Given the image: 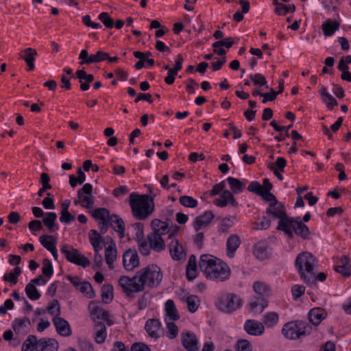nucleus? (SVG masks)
<instances>
[{
	"instance_id": "obj_1",
	"label": "nucleus",
	"mask_w": 351,
	"mask_h": 351,
	"mask_svg": "<svg viewBox=\"0 0 351 351\" xmlns=\"http://www.w3.org/2000/svg\"><path fill=\"white\" fill-rule=\"evenodd\" d=\"M162 279V274L156 265H148L138 270L132 278L121 276L119 285L128 297H132L134 292L144 290L145 286L156 287Z\"/></svg>"
},
{
	"instance_id": "obj_2",
	"label": "nucleus",
	"mask_w": 351,
	"mask_h": 351,
	"mask_svg": "<svg viewBox=\"0 0 351 351\" xmlns=\"http://www.w3.org/2000/svg\"><path fill=\"white\" fill-rule=\"evenodd\" d=\"M199 267L206 274L207 278L223 282L229 278L230 269L228 265L223 262H217V259L208 254L202 255Z\"/></svg>"
},
{
	"instance_id": "obj_3",
	"label": "nucleus",
	"mask_w": 351,
	"mask_h": 351,
	"mask_svg": "<svg viewBox=\"0 0 351 351\" xmlns=\"http://www.w3.org/2000/svg\"><path fill=\"white\" fill-rule=\"evenodd\" d=\"M156 195H138L132 193L130 195L129 204L133 216L139 220L147 219L154 210V198Z\"/></svg>"
},
{
	"instance_id": "obj_4",
	"label": "nucleus",
	"mask_w": 351,
	"mask_h": 351,
	"mask_svg": "<svg viewBox=\"0 0 351 351\" xmlns=\"http://www.w3.org/2000/svg\"><path fill=\"white\" fill-rule=\"evenodd\" d=\"M316 258L309 252H304L299 254L295 259V267L300 275L301 279L305 283L315 282L314 267Z\"/></svg>"
},
{
	"instance_id": "obj_5",
	"label": "nucleus",
	"mask_w": 351,
	"mask_h": 351,
	"mask_svg": "<svg viewBox=\"0 0 351 351\" xmlns=\"http://www.w3.org/2000/svg\"><path fill=\"white\" fill-rule=\"evenodd\" d=\"M311 327L302 321L291 322L285 324L282 329V335L287 339L294 340L310 334Z\"/></svg>"
},
{
	"instance_id": "obj_6",
	"label": "nucleus",
	"mask_w": 351,
	"mask_h": 351,
	"mask_svg": "<svg viewBox=\"0 0 351 351\" xmlns=\"http://www.w3.org/2000/svg\"><path fill=\"white\" fill-rule=\"evenodd\" d=\"M266 213L279 219L278 230L283 231L289 238H293V234L288 228L289 226H291V218L287 215L284 206L281 204L278 203L275 206H270L267 209Z\"/></svg>"
},
{
	"instance_id": "obj_7",
	"label": "nucleus",
	"mask_w": 351,
	"mask_h": 351,
	"mask_svg": "<svg viewBox=\"0 0 351 351\" xmlns=\"http://www.w3.org/2000/svg\"><path fill=\"white\" fill-rule=\"evenodd\" d=\"M93 186L90 184H85L82 188L77 191V200L75 204H80L87 209H90L94 206V197L92 195Z\"/></svg>"
},
{
	"instance_id": "obj_8",
	"label": "nucleus",
	"mask_w": 351,
	"mask_h": 351,
	"mask_svg": "<svg viewBox=\"0 0 351 351\" xmlns=\"http://www.w3.org/2000/svg\"><path fill=\"white\" fill-rule=\"evenodd\" d=\"M61 252L65 255L66 258L71 263L84 267L90 265V261L78 252L77 249L73 248L69 245H64Z\"/></svg>"
},
{
	"instance_id": "obj_9",
	"label": "nucleus",
	"mask_w": 351,
	"mask_h": 351,
	"mask_svg": "<svg viewBox=\"0 0 351 351\" xmlns=\"http://www.w3.org/2000/svg\"><path fill=\"white\" fill-rule=\"evenodd\" d=\"M235 298V295L232 294L221 296L217 303L218 308L223 312L228 313L235 311L241 306V300H239L236 304L234 302Z\"/></svg>"
},
{
	"instance_id": "obj_10",
	"label": "nucleus",
	"mask_w": 351,
	"mask_h": 351,
	"mask_svg": "<svg viewBox=\"0 0 351 351\" xmlns=\"http://www.w3.org/2000/svg\"><path fill=\"white\" fill-rule=\"evenodd\" d=\"M123 265L124 268L128 271H132L139 266V258L137 252L134 250H128L123 256Z\"/></svg>"
},
{
	"instance_id": "obj_11",
	"label": "nucleus",
	"mask_w": 351,
	"mask_h": 351,
	"mask_svg": "<svg viewBox=\"0 0 351 351\" xmlns=\"http://www.w3.org/2000/svg\"><path fill=\"white\" fill-rule=\"evenodd\" d=\"M253 289L256 293L261 298V302H260V305L262 306L261 311H263L264 308L267 306V302L265 298L269 295L271 292L270 288L266 284L257 281L254 282Z\"/></svg>"
},
{
	"instance_id": "obj_12",
	"label": "nucleus",
	"mask_w": 351,
	"mask_h": 351,
	"mask_svg": "<svg viewBox=\"0 0 351 351\" xmlns=\"http://www.w3.org/2000/svg\"><path fill=\"white\" fill-rule=\"evenodd\" d=\"M291 226H288L289 231L293 233V229L294 232L299 237H302L304 239H308L310 234L308 228L304 223H302L301 221H299L298 219L291 218Z\"/></svg>"
},
{
	"instance_id": "obj_13",
	"label": "nucleus",
	"mask_w": 351,
	"mask_h": 351,
	"mask_svg": "<svg viewBox=\"0 0 351 351\" xmlns=\"http://www.w3.org/2000/svg\"><path fill=\"white\" fill-rule=\"evenodd\" d=\"M244 330L249 335L258 336L264 332L265 327L261 322L254 319H247L244 324Z\"/></svg>"
},
{
	"instance_id": "obj_14",
	"label": "nucleus",
	"mask_w": 351,
	"mask_h": 351,
	"mask_svg": "<svg viewBox=\"0 0 351 351\" xmlns=\"http://www.w3.org/2000/svg\"><path fill=\"white\" fill-rule=\"evenodd\" d=\"M147 241L153 250L160 252L165 249V243L162 236H160L157 233H149L147 237Z\"/></svg>"
},
{
	"instance_id": "obj_15",
	"label": "nucleus",
	"mask_w": 351,
	"mask_h": 351,
	"mask_svg": "<svg viewBox=\"0 0 351 351\" xmlns=\"http://www.w3.org/2000/svg\"><path fill=\"white\" fill-rule=\"evenodd\" d=\"M53 322L58 334L62 336L68 337L71 334V329L69 324L64 318L60 316H55Z\"/></svg>"
},
{
	"instance_id": "obj_16",
	"label": "nucleus",
	"mask_w": 351,
	"mask_h": 351,
	"mask_svg": "<svg viewBox=\"0 0 351 351\" xmlns=\"http://www.w3.org/2000/svg\"><path fill=\"white\" fill-rule=\"evenodd\" d=\"M182 343L188 351H197V339L195 334L190 332L182 334Z\"/></svg>"
},
{
	"instance_id": "obj_17",
	"label": "nucleus",
	"mask_w": 351,
	"mask_h": 351,
	"mask_svg": "<svg viewBox=\"0 0 351 351\" xmlns=\"http://www.w3.org/2000/svg\"><path fill=\"white\" fill-rule=\"evenodd\" d=\"M109 225L119 233L121 239L125 236V223L123 220L117 215L112 214L109 217L108 220Z\"/></svg>"
},
{
	"instance_id": "obj_18",
	"label": "nucleus",
	"mask_w": 351,
	"mask_h": 351,
	"mask_svg": "<svg viewBox=\"0 0 351 351\" xmlns=\"http://www.w3.org/2000/svg\"><path fill=\"white\" fill-rule=\"evenodd\" d=\"M153 233H157L160 236L165 235L170 232L168 221H162L158 219H154L151 222Z\"/></svg>"
},
{
	"instance_id": "obj_19",
	"label": "nucleus",
	"mask_w": 351,
	"mask_h": 351,
	"mask_svg": "<svg viewBox=\"0 0 351 351\" xmlns=\"http://www.w3.org/2000/svg\"><path fill=\"white\" fill-rule=\"evenodd\" d=\"M169 247L171 256L173 260L180 261L186 255L183 247L179 243L177 239H173Z\"/></svg>"
},
{
	"instance_id": "obj_20",
	"label": "nucleus",
	"mask_w": 351,
	"mask_h": 351,
	"mask_svg": "<svg viewBox=\"0 0 351 351\" xmlns=\"http://www.w3.org/2000/svg\"><path fill=\"white\" fill-rule=\"evenodd\" d=\"M308 320L313 325L317 326L325 319L326 312L322 308H313L308 313Z\"/></svg>"
},
{
	"instance_id": "obj_21",
	"label": "nucleus",
	"mask_w": 351,
	"mask_h": 351,
	"mask_svg": "<svg viewBox=\"0 0 351 351\" xmlns=\"http://www.w3.org/2000/svg\"><path fill=\"white\" fill-rule=\"evenodd\" d=\"M214 218V215L211 211H206L202 215L195 218L193 223L194 228L199 231L202 227L206 226Z\"/></svg>"
},
{
	"instance_id": "obj_22",
	"label": "nucleus",
	"mask_w": 351,
	"mask_h": 351,
	"mask_svg": "<svg viewBox=\"0 0 351 351\" xmlns=\"http://www.w3.org/2000/svg\"><path fill=\"white\" fill-rule=\"evenodd\" d=\"M161 324L157 319H150L145 324V330L151 337L157 339L159 337L158 331Z\"/></svg>"
},
{
	"instance_id": "obj_23",
	"label": "nucleus",
	"mask_w": 351,
	"mask_h": 351,
	"mask_svg": "<svg viewBox=\"0 0 351 351\" xmlns=\"http://www.w3.org/2000/svg\"><path fill=\"white\" fill-rule=\"evenodd\" d=\"M110 245L106 248L105 250V258L106 263L109 265L110 268H112L113 262L117 258V247L114 241L110 238Z\"/></svg>"
},
{
	"instance_id": "obj_24",
	"label": "nucleus",
	"mask_w": 351,
	"mask_h": 351,
	"mask_svg": "<svg viewBox=\"0 0 351 351\" xmlns=\"http://www.w3.org/2000/svg\"><path fill=\"white\" fill-rule=\"evenodd\" d=\"M241 240L238 235L232 234L230 236L227 241V254L230 257H232L234 252L239 247Z\"/></svg>"
},
{
	"instance_id": "obj_25",
	"label": "nucleus",
	"mask_w": 351,
	"mask_h": 351,
	"mask_svg": "<svg viewBox=\"0 0 351 351\" xmlns=\"http://www.w3.org/2000/svg\"><path fill=\"white\" fill-rule=\"evenodd\" d=\"M52 239L51 236L43 235L40 237V242L41 244L49 250L53 255L55 259L58 258V253L56 248V241H49Z\"/></svg>"
},
{
	"instance_id": "obj_26",
	"label": "nucleus",
	"mask_w": 351,
	"mask_h": 351,
	"mask_svg": "<svg viewBox=\"0 0 351 351\" xmlns=\"http://www.w3.org/2000/svg\"><path fill=\"white\" fill-rule=\"evenodd\" d=\"M95 330L96 331L95 341L97 343H104L106 337L105 324L102 322L98 321L95 324Z\"/></svg>"
},
{
	"instance_id": "obj_27",
	"label": "nucleus",
	"mask_w": 351,
	"mask_h": 351,
	"mask_svg": "<svg viewBox=\"0 0 351 351\" xmlns=\"http://www.w3.org/2000/svg\"><path fill=\"white\" fill-rule=\"evenodd\" d=\"M23 52L25 54V56H21V57L25 60L28 66V70H33L34 69V57L37 56V51L36 49L32 48H27Z\"/></svg>"
},
{
	"instance_id": "obj_28",
	"label": "nucleus",
	"mask_w": 351,
	"mask_h": 351,
	"mask_svg": "<svg viewBox=\"0 0 351 351\" xmlns=\"http://www.w3.org/2000/svg\"><path fill=\"white\" fill-rule=\"evenodd\" d=\"M338 21L327 20L322 26L324 34L326 36H332L339 27Z\"/></svg>"
},
{
	"instance_id": "obj_29",
	"label": "nucleus",
	"mask_w": 351,
	"mask_h": 351,
	"mask_svg": "<svg viewBox=\"0 0 351 351\" xmlns=\"http://www.w3.org/2000/svg\"><path fill=\"white\" fill-rule=\"evenodd\" d=\"M165 311L169 318L173 321L179 319V315L175 306L174 302L171 300H168L165 302Z\"/></svg>"
},
{
	"instance_id": "obj_30",
	"label": "nucleus",
	"mask_w": 351,
	"mask_h": 351,
	"mask_svg": "<svg viewBox=\"0 0 351 351\" xmlns=\"http://www.w3.org/2000/svg\"><path fill=\"white\" fill-rule=\"evenodd\" d=\"M320 94L323 98L324 101L326 104L329 109H332L334 106H337V100L327 92L326 88H322Z\"/></svg>"
},
{
	"instance_id": "obj_31",
	"label": "nucleus",
	"mask_w": 351,
	"mask_h": 351,
	"mask_svg": "<svg viewBox=\"0 0 351 351\" xmlns=\"http://www.w3.org/2000/svg\"><path fill=\"white\" fill-rule=\"evenodd\" d=\"M77 289L84 294L87 298H93L95 296L92 285L87 281L82 282Z\"/></svg>"
},
{
	"instance_id": "obj_32",
	"label": "nucleus",
	"mask_w": 351,
	"mask_h": 351,
	"mask_svg": "<svg viewBox=\"0 0 351 351\" xmlns=\"http://www.w3.org/2000/svg\"><path fill=\"white\" fill-rule=\"evenodd\" d=\"M92 216L95 219H101L102 221H108L110 217L109 210L106 208H96L93 212Z\"/></svg>"
},
{
	"instance_id": "obj_33",
	"label": "nucleus",
	"mask_w": 351,
	"mask_h": 351,
	"mask_svg": "<svg viewBox=\"0 0 351 351\" xmlns=\"http://www.w3.org/2000/svg\"><path fill=\"white\" fill-rule=\"evenodd\" d=\"M112 286L110 285H104L101 288V298L104 303H109L113 298Z\"/></svg>"
},
{
	"instance_id": "obj_34",
	"label": "nucleus",
	"mask_w": 351,
	"mask_h": 351,
	"mask_svg": "<svg viewBox=\"0 0 351 351\" xmlns=\"http://www.w3.org/2000/svg\"><path fill=\"white\" fill-rule=\"evenodd\" d=\"M57 215L55 213H47V217L43 219V223L51 232H53L56 227L55 221Z\"/></svg>"
},
{
	"instance_id": "obj_35",
	"label": "nucleus",
	"mask_w": 351,
	"mask_h": 351,
	"mask_svg": "<svg viewBox=\"0 0 351 351\" xmlns=\"http://www.w3.org/2000/svg\"><path fill=\"white\" fill-rule=\"evenodd\" d=\"M227 180L230 186L231 190L234 193L241 192L245 186V184L239 179L229 177Z\"/></svg>"
},
{
	"instance_id": "obj_36",
	"label": "nucleus",
	"mask_w": 351,
	"mask_h": 351,
	"mask_svg": "<svg viewBox=\"0 0 351 351\" xmlns=\"http://www.w3.org/2000/svg\"><path fill=\"white\" fill-rule=\"evenodd\" d=\"M25 293L27 297L32 300H38L40 298V293L33 283H28L26 285Z\"/></svg>"
},
{
	"instance_id": "obj_37",
	"label": "nucleus",
	"mask_w": 351,
	"mask_h": 351,
	"mask_svg": "<svg viewBox=\"0 0 351 351\" xmlns=\"http://www.w3.org/2000/svg\"><path fill=\"white\" fill-rule=\"evenodd\" d=\"M108 311L99 306H95L91 312L92 319L96 323L98 321L102 320L104 317H106V316H108Z\"/></svg>"
},
{
	"instance_id": "obj_38",
	"label": "nucleus",
	"mask_w": 351,
	"mask_h": 351,
	"mask_svg": "<svg viewBox=\"0 0 351 351\" xmlns=\"http://www.w3.org/2000/svg\"><path fill=\"white\" fill-rule=\"evenodd\" d=\"M254 254L258 259L264 260L267 258V247L263 243L256 244L254 247Z\"/></svg>"
},
{
	"instance_id": "obj_39",
	"label": "nucleus",
	"mask_w": 351,
	"mask_h": 351,
	"mask_svg": "<svg viewBox=\"0 0 351 351\" xmlns=\"http://www.w3.org/2000/svg\"><path fill=\"white\" fill-rule=\"evenodd\" d=\"M132 227H133L134 230H135V237H134L135 240L137 241V242H143V241H145L144 233H143V230H144L143 224L140 222H137V223H134L132 225Z\"/></svg>"
},
{
	"instance_id": "obj_40",
	"label": "nucleus",
	"mask_w": 351,
	"mask_h": 351,
	"mask_svg": "<svg viewBox=\"0 0 351 351\" xmlns=\"http://www.w3.org/2000/svg\"><path fill=\"white\" fill-rule=\"evenodd\" d=\"M278 321V315L275 312H270L264 316L263 322L267 327H271Z\"/></svg>"
},
{
	"instance_id": "obj_41",
	"label": "nucleus",
	"mask_w": 351,
	"mask_h": 351,
	"mask_svg": "<svg viewBox=\"0 0 351 351\" xmlns=\"http://www.w3.org/2000/svg\"><path fill=\"white\" fill-rule=\"evenodd\" d=\"M180 203L188 208H195L197 206V201L193 199L192 197L183 195L179 199Z\"/></svg>"
},
{
	"instance_id": "obj_42",
	"label": "nucleus",
	"mask_w": 351,
	"mask_h": 351,
	"mask_svg": "<svg viewBox=\"0 0 351 351\" xmlns=\"http://www.w3.org/2000/svg\"><path fill=\"white\" fill-rule=\"evenodd\" d=\"M35 343H36V337L29 335L23 344L22 351H34Z\"/></svg>"
},
{
	"instance_id": "obj_43",
	"label": "nucleus",
	"mask_w": 351,
	"mask_h": 351,
	"mask_svg": "<svg viewBox=\"0 0 351 351\" xmlns=\"http://www.w3.org/2000/svg\"><path fill=\"white\" fill-rule=\"evenodd\" d=\"M295 10V6L292 4L290 6H287L283 3L277 5V8H275V12L279 15H285L287 12H294Z\"/></svg>"
},
{
	"instance_id": "obj_44",
	"label": "nucleus",
	"mask_w": 351,
	"mask_h": 351,
	"mask_svg": "<svg viewBox=\"0 0 351 351\" xmlns=\"http://www.w3.org/2000/svg\"><path fill=\"white\" fill-rule=\"evenodd\" d=\"M43 274L47 278H50L53 274V267L51 261L45 258L43 261V267H42Z\"/></svg>"
},
{
	"instance_id": "obj_45",
	"label": "nucleus",
	"mask_w": 351,
	"mask_h": 351,
	"mask_svg": "<svg viewBox=\"0 0 351 351\" xmlns=\"http://www.w3.org/2000/svg\"><path fill=\"white\" fill-rule=\"evenodd\" d=\"M98 19L107 28H112L114 26V21L107 12H101L99 15Z\"/></svg>"
},
{
	"instance_id": "obj_46",
	"label": "nucleus",
	"mask_w": 351,
	"mask_h": 351,
	"mask_svg": "<svg viewBox=\"0 0 351 351\" xmlns=\"http://www.w3.org/2000/svg\"><path fill=\"white\" fill-rule=\"evenodd\" d=\"M260 196L264 200L269 202V206H275L278 204V200L270 191H263Z\"/></svg>"
},
{
	"instance_id": "obj_47",
	"label": "nucleus",
	"mask_w": 351,
	"mask_h": 351,
	"mask_svg": "<svg viewBox=\"0 0 351 351\" xmlns=\"http://www.w3.org/2000/svg\"><path fill=\"white\" fill-rule=\"evenodd\" d=\"M250 79L256 85H262L265 86V88H268L267 82L265 80V77L260 73H256L254 75H250Z\"/></svg>"
},
{
	"instance_id": "obj_48",
	"label": "nucleus",
	"mask_w": 351,
	"mask_h": 351,
	"mask_svg": "<svg viewBox=\"0 0 351 351\" xmlns=\"http://www.w3.org/2000/svg\"><path fill=\"white\" fill-rule=\"evenodd\" d=\"M186 275L189 280H193L197 276V265H189L187 263L186 269Z\"/></svg>"
},
{
	"instance_id": "obj_49",
	"label": "nucleus",
	"mask_w": 351,
	"mask_h": 351,
	"mask_svg": "<svg viewBox=\"0 0 351 351\" xmlns=\"http://www.w3.org/2000/svg\"><path fill=\"white\" fill-rule=\"evenodd\" d=\"M60 221L62 223H69L75 220V216L71 215L69 210L62 209L60 213Z\"/></svg>"
},
{
	"instance_id": "obj_50",
	"label": "nucleus",
	"mask_w": 351,
	"mask_h": 351,
	"mask_svg": "<svg viewBox=\"0 0 351 351\" xmlns=\"http://www.w3.org/2000/svg\"><path fill=\"white\" fill-rule=\"evenodd\" d=\"M25 322H27L28 324H30V321L27 317L22 319H16L14 321V324L12 325V328L14 330V332L16 333H20L21 328H22L23 326H25Z\"/></svg>"
},
{
	"instance_id": "obj_51",
	"label": "nucleus",
	"mask_w": 351,
	"mask_h": 351,
	"mask_svg": "<svg viewBox=\"0 0 351 351\" xmlns=\"http://www.w3.org/2000/svg\"><path fill=\"white\" fill-rule=\"evenodd\" d=\"M237 351H252L251 344L246 339H240L237 343Z\"/></svg>"
},
{
	"instance_id": "obj_52",
	"label": "nucleus",
	"mask_w": 351,
	"mask_h": 351,
	"mask_svg": "<svg viewBox=\"0 0 351 351\" xmlns=\"http://www.w3.org/2000/svg\"><path fill=\"white\" fill-rule=\"evenodd\" d=\"M197 298L195 295H190L186 298L188 309L191 313L195 312L197 309Z\"/></svg>"
},
{
	"instance_id": "obj_53",
	"label": "nucleus",
	"mask_w": 351,
	"mask_h": 351,
	"mask_svg": "<svg viewBox=\"0 0 351 351\" xmlns=\"http://www.w3.org/2000/svg\"><path fill=\"white\" fill-rule=\"evenodd\" d=\"M263 186L256 181L252 182L247 187V190L250 192H253L258 195L263 192Z\"/></svg>"
},
{
	"instance_id": "obj_54",
	"label": "nucleus",
	"mask_w": 351,
	"mask_h": 351,
	"mask_svg": "<svg viewBox=\"0 0 351 351\" xmlns=\"http://www.w3.org/2000/svg\"><path fill=\"white\" fill-rule=\"evenodd\" d=\"M291 291L293 298L295 300H298L302 294H304L305 291V287L303 285H295L292 287Z\"/></svg>"
},
{
	"instance_id": "obj_55",
	"label": "nucleus",
	"mask_w": 351,
	"mask_h": 351,
	"mask_svg": "<svg viewBox=\"0 0 351 351\" xmlns=\"http://www.w3.org/2000/svg\"><path fill=\"white\" fill-rule=\"evenodd\" d=\"M168 328L167 335L169 339L175 338L178 335V327L173 322H168L167 324Z\"/></svg>"
},
{
	"instance_id": "obj_56",
	"label": "nucleus",
	"mask_w": 351,
	"mask_h": 351,
	"mask_svg": "<svg viewBox=\"0 0 351 351\" xmlns=\"http://www.w3.org/2000/svg\"><path fill=\"white\" fill-rule=\"evenodd\" d=\"M57 306V313L56 314V316H60V306L59 304V302L57 300H53L47 306V311L49 314L53 315L54 311L53 308Z\"/></svg>"
},
{
	"instance_id": "obj_57",
	"label": "nucleus",
	"mask_w": 351,
	"mask_h": 351,
	"mask_svg": "<svg viewBox=\"0 0 351 351\" xmlns=\"http://www.w3.org/2000/svg\"><path fill=\"white\" fill-rule=\"evenodd\" d=\"M350 268H351L350 267L339 265V266H335V270L337 272L341 274L344 277H349L350 276H351Z\"/></svg>"
},
{
	"instance_id": "obj_58",
	"label": "nucleus",
	"mask_w": 351,
	"mask_h": 351,
	"mask_svg": "<svg viewBox=\"0 0 351 351\" xmlns=\"http://www.w3.org/2000/svg\"><path fill=\"white\" fill-rule=\"evenodd\" d=\"M287 165V161L284 158H278L274 163L270 165V167H274L280 171H284V169Z\"/></svg>"
},
{
	"instance_id": "obj_59",
	"label": "nucleus",
	"mask_w": 351,
	"mask_h": 351,
	"mask_svg": "<svg viewBox=\"0 0 351 351\" xmlns=\"http://www.w3.org/2000/svg\"><path fill=\"white\" fill-rule=\"evenodd\" d=\"M138 244L139 251L143 255L147 256L149 254L150 250L152 248H150L149 245H147L145 240L143 241V242H138Z\"/></svg>"
},
{
	"instance_id": "obj_60",
	"label": "nucleus",
	"mask_w": 351,
	"mask_h": 351,
	"mask_svg": "<svg viewBox=\"0 0 351 351\" xmlns=\"http://www.w3.org/2000/svg\"><path fill=\"white\" fill-rule=\"evenodd\" d=\"M131 351H151V350L144 343L137 342L132 344Z\"/></svg>"
},
{
	"instance_id": "obj_61",
	"label": "nucleus",
	"mask_w": 351,
	"mask_h": 351,
	"mask_svg": "<svg viewBox=\"0 0 351 351\" xmlns=\"http://www.w3.org/2000/svg\"><path fill=\"white\" fill-rule=\"evenodd\" d=\"M47 339L43 338L39 340L36 339V343H35V350L36 351H44L45 349H47Z\"/></svg>"
},
{
	"instance_id": "obj_62",
	"label": "nucleus",
	"mask_w": 351,
	"mask_h": 351,
	"mask_svg": "<svg viewBox=\"0 0 351 351\" xmlns=\"http://www.w3.org/2000/svg\"><path fill=\"white\" fill-rule=\"evenodd\" d=\"M49 195L50 193H47V197L43 200L42 204L46 209H53L55 208L53 199Z\"/></svg>"
},
{
	"instance_id": "obj_63",
	"label": "nucleus",
	"mask_w": 351,
	"mask_h": 351,
	"mask_svg": "<svg viewBox=\"0 0 351 351\" xmlns=\"http://www.w3.org/2000/svg\"><path fill=\"white\" fill-rule=\"evenodd\" d=\"M14 308V302L11 299H8L4 302V306H0V314H6L8 309Z\"/></svg>"
},
{
	"instance_id": "obj_64",
	"label": "nucleus",
	"mask_w": 351,
	"mask_h": 351,
	"mask_svg": "<svg viewBox=\"0 0 351 351\" xmlns=\"http://www.w3.org/2000/svg\"><path fill=\"white\" fill-rule=\"evenodd\" d=\"M80 345L81 351H94L93 345L90 342L82 341Z\"/></svg>"
}]
</instances>
